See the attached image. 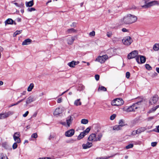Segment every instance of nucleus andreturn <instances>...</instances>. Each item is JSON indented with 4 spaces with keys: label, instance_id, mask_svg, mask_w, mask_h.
<instances>
[{
    "label": "nucleus",
    "instance_id": "f257e3e1",
    "mask_svg": "<svg viewBox=\"0 0 159 159\" xmlns=\"http://www.w3.org/2000/svg\"><path fill=\"white\" fill-rule=\"evenodd\" d=\"M138 18L135 16L128 14L125 16L120 20L121 25H129L135 22Z\"/></svg>",
    "mask_w": 159,
    "mask_h": 159
},
{
    "label": "nucleus",
    "instance_id": "f03ea898",
    "mask_svg": "<svg viewBox=\"0 0 159 159\" xmlns=\"http://www.w3.org/2000/svg\"><path fill=\"white\" fill-rule=\"evenodd\" d=\"M140 102H139L136 104H134L129 107H124L123 108V111L127 112H129L132 111H134L139 107L138 104Z\"/></svg>",
    "mask_w": 159,
    "mask_h": 159
},
{
    "label": "nucleus",
    "instance_id": "7ed1b4c3",
    "mask_svg": "<svg viewBox=\"0 0 159 159\" xmlns=\"http://www.w3.org/2000/svg\"><path fill=\"white\" fill-rule=\"evenodd\" d=\"M123 103V100L120 98L115 99L111 102V104L113 106H120L122 105Z\"/></svg>",
    "mask_w": 159,
    "mask_h": 159
},
{
    "label": "nucleus",
    "instance_id": "20e7f679",
    "mask_svg": "<svg viewBox=\"0 0 159 159\" xmlns=\"http://www.w3.org/2000/svg\"><path fill=\"white\" fill-rule=\"evenodd\" d=\"M108 58V57L107 55H105L102 56H98L96 58L95 61L99 62L101 64H102L104 63Z\"/></svg>",
    "mask_w": 159,
    "mask_h": 159
},
{
    "label": "nucleus",
    "instance_id": "39448f33",
    "mask_svg": "<svg viewBox=\"0 0 159 159\" xmlns=\"http://www.w3.org/2000/svg\"><path fill=\"white\" fill-rule=\"evenodd\" d=\"M124 44L127 46L129 45L132 42L131 38L129 36L125 37L122 40Z\"/></svg>",
    "mask_w": 159,
    "mask_h": 159
},
{
    "label": "nucleus",
    "instance_id": "423d86ee",
    "mask_svg": "<svg viewBox=\"0 0 159 159\" xmlns=\"http://www.w3.org/2000/svg\"><path fill=\"white\" fill-rule=\"evenodd\" d=\"M158 4L157 1H154L146 3L145 5L143 6V7H144L145 8H147L154 6L158 5Z\"/></svg>",
    "mask_w": 159,
    "mask_h": 159
},
{
    "label": "nucleus",
    "instance_id": "0eeeda50",
    "mask_svg": "<svg viewBox=\"0 0 159 159\" xmlns=\"http://www.w3.org/2000/svg\"><path fill=\"white\" fill-rule=\"evenodd\" d=\"M136 60L138 63L142 64L145 62L146 58L143 56L139 55L136 57Z\"/></svg>",
    "mask_w": 159,
    "mask_h": 159
},
{
    "label": "nucleus",
    "instance_id": "6e6552de",
    "mask_svg": "<svg viewBox=\"0 0 159 159\" xmlns=\"http://www.w3.org/2000/svg\"><path fill=\"white\" fill-rule=\"evenodd\" d=\"M13 114V112L9 111L7 112L0 114V119H2L8 117L9 116Z\"/></svg>",
    "mask_w": 159,
    "mask_h": 159
},
{
    "label": "nucleus",
    "instance_id": "1a4fd4ad",
    "mask_svg": "<svg viewBox=\"0 0 159 159\" xmlns=\"http://www.w3.org/2000/svg\"><path fill=\"white\" fill-rule=\"evenodd\" d=\"M138 52L137 50H134L131 52L128 55V58L129 59L134 58L138 55Z\"/></svg>",
    "mask_w": 159,
    "mask_h": 159
},
{
    "label": "nucleus",
    "instance_id": "9d476101",
    "mask_svg": "<svg viewBox=\"0 0 159 159\" xmlns=\"http://www.w3.org/2000/svg\"><path fill=\"white\" fill-rule=\"evenodd\" d=\"M76 38L75 36H69L66 38L67 44L69 45H72Z\"/></svg>",
    "mask_w": 159,
    "mask_h": 159
},
{
    "label": "nucleus",
    "instance_id": "9b49d317",
    "mask_svg": "<svg viewBox=\"0 0 159 159\" xmlns=\"http://www.w3.org/2000/svg\"><path fill=\"white\" fill-rule=\"evenodd\" d=\"M20 133L19 132H16L13 135V139L15 141L18 143H20L21 142L20 137Z\"/></svg>",
    "mask_w": 159,
    "mask_h": 159
},
{
    "label": "nucleus",
    "instance_id": "f8f14e48",
    "mask_svg": "<svg viewBox=\"0 0 159 159\" xmlns=\"http://www.w3.org/2000/svg\"><path fill=\"white\" fill-rule=\"evenodd\" d=\"M36 100L35 98L33 96H29L26 99V105L29 104Z\"/></svg>",
    "mask_w": 159,
    "mask_h": 159
},
{
    "label": "nucleus",
    "instance_id": "ddd939ff",
    "mask_svg": "<svg viewBox=\"0 0 159 159\" xmlns=\"http://www.w3.org/2000/svg\"><path fill=\"white\" fill-rule=\"evenodd\" d=\"M75 130L74 129H70L66 131L65 133V135L67 137L72 136L74 134Z\"/></svg>",
    "mask_w": 159,
    "mask_h": 159
},
{
    "label": "nucleus",
    "instance_id": "4468645a",
    "mask_svg": "<svg viewBox=\"0 0 159 159\" xmlns=\"http://www.w3.org/2000/svg\"><path fill=\"white\" fill-rule=\"evenodd\" d=\"M73 119L72 116H68L66 119V125L67 127H69L70 124L72 123Z\"/></svg>",
    "mask_w": 159,
    "mask_h": 159
},
{
    "label": "nucleus",
    "instance_id": "2eb2a0df",
    "mask_svg": "<svg viewBox=\"0 0 159 159\" xmlns=\"http://www.w3.org/2000/svg\"><path fill=\"white\" fill-rule=\"evenodd\" d=\"M62 112V109L60 107H58L54 111L53 114L54 116H57L61 114Z\"/></svg>",
    "mask_w": 159,
    "mask_h": 159
},
{
    "label": "nucleus",
    "instance_id": "dca6fc26",
    "mask_svg": "<svg viewBox=\"0 0 159 159\" xmlns=\"http://www.w3.org/2000/svg\"><path fill=\"white\" fill-rule=\"evenodd\" d=\"M158 99V96L155 95L153 96L152 98L149 100V103L151 104L156 103Z\"/></svg>",
    "mask_w": 159,
    "mask_h": 159
},
{
    "label": "nucleus",
    "instance_id": "f3484780",
    "mask_svg": "<svg viewBox=\"0 0 159 159\" xmlns=\"http://www.w3.org/2000/svg\"><path fill=\"white\" fill-rule=\"evenodd\" d=\"M89 141L96 142V134H90L88 138Z\"/></svg>",
    "mask_w": 159,
    "mask_h": 159
},
{
    "label": "nucleus",
    "instance_id": "a211bd4d",
    "mask_svg": "<svg viewBox=\"0 0 159 159\" xmlns=\"http://www.w3.org/2000/svg\"><path fill=\"white\" fill-rule=\"evenodd\" d=\"M93 145L92 143L87 142L86 143H84L82 146L83 149H87L91 147Z\"/></svg>",
    "mask_w": 159,
    "mask_h": 159
},
{
    "label": "nucleus",
    "instance_id": "6ab92c4d",
    "mask_svg": "<svg viewBox=\"0 0 159 159\" xmlns=\"http://www.w3.org/2000/svg\"><path fill=\"white\" fill-rule=\"evenodd\" d=\"M79 63V61H73L68 63L67 65L71 67H74L75 65L78 64Z\"/></svg>",
    "mask_w": 159,
    "mask_h": 159
},
{
    "label": "nucleus",
    "instance_id": "aec40b11",
    "mask_svg": "<svg viewBox=\"0 0 159 159\" xmlns=\"http://www.w3.org/2000/svg\"><path fill=\"white\" fill-rule=\"evenodd\" d=\"M32 42V40L30 39H27L24 40L22 43V45H26L30 44Z\"/></svg>",
    "mask_w": 159,
    "mask_h": 159
},
{
    "label": "nucleus",
    "instance_id": "412c9836",
    "mask_svg": "<svg viewBox=\"0 0 159 159\" xmlns=\"http://www.w3.org/2000/svg\"><path fill=\"white\" fill-rule=\"evenodd\" d=\"M102 136V133H98L97 135H96V141H100Z\"/></svg>",
    "mask_w": 159,
    "mask_h": 159
},
{
    "label": "nucleus",
    "instance_id": "4be33fe9",
    "mask_svg": "<svg viewBox=\"0 0 159 159\" xmlns=\"http://www.w3.org/2000/svg\"><path fill=\"white\" fill-rule=\"evenodd\" d=\"M25 3L27 7H31L34 5V1L32 0L28 2H26Z\"/></svg>",
    "mask_w": 159,
    "mask_h": 159
},
{
    "label": "nucleus",
    "instance_id": "5701e85b",
    "mask_svg": "<svg viewBox=\"0 0 159 159\" xmlns=\"http://www.w3.org/2000/svg\"><path fill=\"white\" fill-rule=\"evenodd\" d=\"M15 1H12L11 2V3H13L16 6L18 7H23L24 6V4L23 3L21 2L19 4L18 3L16 2H15Z\"/></svg>",
    "mask_w": 159,
    "mask_h": 159
},
{
    "label": "nucleus",
    "instance_id": "b1692460",
    "mask_svg": "<svg viewBox=\"0 0 159 159\" xmlns=\"http://www.w3.org/2000/svg\"><path fill=\"white\" fill-rule=\"evenodd\" d=\"M146 130V129L145 127H141L137 129L136 130L138 134H139L144 131Z\"/></svg>",
    "mask_w": 159,
    "mask_h": 159
},
{
    "label": "nucleus",
    "instance_id": "393cba45",
    "mask_svg": "<svg viewBox=\"0 0 159 159\" xmlns=\"http://www.w3.org/2000/svg\"><path fill=\"white\" fill-rule=\"evenodd\" d=\"M158 107H159V105H157L155 107H153L152 108L150 109L149 111H148V113H152L154 112L156 109L158 108Z\"/></svg>",
    "mask_w": 159,
    "mask_h": 159
},
{
    "label": "nucleus",
    "instance_id": "a878e982",
    "mask_svg": "<svg viewBox=\"0 0 159 159\" xmlns=\"http://www.w3.org/2000/svg\"><path fill=\"white\" fill-rule=\"evenodd\" d=\"M85 135V134L83 132L80 133V135L78 136L77 139L78 140H80L83 138Z\"/></svg>",
    "mask_w": 159,
    "mask_h": 159
},
{
    "label": "nucleus",
    "instance_id": "bb28decb",
    "mask_svg": "<svg viewBox=\"0 0 159 159\" xmlns=\"http://www.w3.org/2000/svg\"><path fill=\"white\" fill-rule=\"evenodd\" d=\"M74 104L76 106H80L81 105V102L80 101V99L75 100L74 102Z\"/></svg>",
    "mask_w": 159,
    "mask_h": 159
},
{
    "label": "nucleus",
    "instance_id": "cd10ccee",
    "mask_svg": "<svg viewBox=\"0 0 159 159\" xmlns=\"http://www.w3.org/2000/svg\"><path fill=\"white\" fill-rule=\"evenodd\" d=\"M153 49L155 51H157L159 49V44L156 43L155 44L153 47Z\"/></svg>",
    "mask_w": 159,
    "mask_h": 159
},
{
    "label": "nucleus",
    "instance_id": "c85d7f7f",
    "mask_svg": "<svg viewBox=\"0 0 159 159\" xmlns=\"http://www.w3.org/2000/svg\"><path fill=\"white\" fill-rule=\"evenodd\" d=\"M76 30H75L72 28L68 29L66 31V33L67 34H71L76 32Z\"/></svg>",
    "mask_w": 159,
    "mask_h": 159
},
{
    "label": "nucleus",
    "instance_id": "c756f323",
    "mask_svg": "<svg viewBox=\"0 0 159 159\" xmlns=\"http://www.w3.org/2000/svg\"><path fill=\"white\" fill-rule=\"evenodd\" d=\"M122 128L121 125H116L113 127V129L115 130H120Z\"/></svg>",
    "mask_w": 159,
    "mask_h": 159
},
{
    "label": "nucleus",
    "instance_id": "7c9ffc66",
    "mask_svg": "<svg viewBox=\"0 0 159 159\" xmlns=\"http://www.w3.org/2000/svg\"><path fill=\"white\" fill-rule=\"evenodd\" d=\"M34 87V84L33 83L30 84V85L28 88L27 91L28 92H30L31 91L32 89Z\"/></svg>",
    "mask_w": 159,
    "mask_h": 159
},
{
    "label": "nucleus",
    "instance_id": "2f4dec72",
    "mask_svg": "<svg viewBox=\"0 0 159 159\" xmlns=\"http://www.w3.org/2000/svg\"><path fill=\"white\" fill-rule=\"evenodd\" d=\"M13 21L11 19H8L5 22L6 24H11L13 23Z\"/></svg>",
    "mask_w": 159,
    "mask_h": 159
},
{
    "label": "nucleus",
    "instance_id": "473e14b6",
    "mask_svg": "<svg viewBox=\"0 0 159 159\" xmlns=\"http://www.w3.org/2000/svg\"><path fill=\"white\" fill-rule=\"evenodd\" d=\"M98 91H106L107 90V89H106V88H105L104 86H99L98 88Z\"/></svg>",
    "mask_w": 159,
    "mask_h": 159
},
{
    "label": "nucleus",
    "instance_id": "72a5a7b5",
    "mask_svg": "<svg viewBox=\"0 0 159 159\" xmlns=\"http://www.w3.org/2000/svg\"><path fill=\"white\" fill-rule=\"evenodd\" d=\"M84 88L85 87L84 85L82 84H80L77 90L80 91H82L84 90Z\"/></svg>",
    "mask_w": 159,
    "mask_h": 159
},
{
    "label": "nucleus",
    "instance_id": "f704fd0d",
    "mask_svg": "<svg viewBox=\"0 0 159 159\" xmlns=\"http://www.w3.org/2000/svg\"><path fill=\"white\" fill-rule=\"evenodd\" d=\"M116 154H115L114 155H112L111 156H103V157H100L101 159H108V158L112 157H114L115 155H116Z\"/></svg>",
    "mask_w": 159,
    "mask_h": 159
},
{
    "label": "nucleus",
    "instance_id": "c9c22d12",
    "mask_svg": "<svg viewBox=\"0 0 159 159\" xmlns=\"http://www.w3.org/2000/svg\"><path fill=\"white\" fill-rule=\"evenodd\" d=\"M88 120L86 119H83L81 120V123L83 124H86L88 123Z\"/></svg>",
    "mask_w": 159,
    "mask_h": 159
},
{
    "label": "nucleus",
    "instance_id": "e433bc0d",
    "mask_svg": "<svg viewBox=\"0 0 159 159\" xmlns=\"http://www.w3.org/2000/svg\"><path fill=\"white\" fill-rule=\"evenodd\" d=\"M22 32V30H17L13 34V36L16 37L17 35L20 34Z\"/></svg>",
    "mask_w": 159,
    "mask_h": 159
},
{
    "label": "nucleus",
    "instance_id": "4c0bfd02",
    "mask_svg": "<svg viewBox=\"0 0 159 159\" xmlns=\"http://www.w3.org/2000/svg\"><path fill=\"white\" fill-rule=\"evenodd\" d=\"M114 51L113 49H110L107 50V53L112 55L114 54Z\"/></svg>",
    "mask_w": 159,
    "mask_h": 159
},
{
    "label": "nucleus",
    "instance_id": "58836bf2",
    "mask_svg": "<svg viewBox=\"0 0 159 159\" xmlns=\"http://www.w3.org/2000/svg\"><path fill=\"white\" fill-rule=\"evenodd\" d=\"M134 146V144L132 143H130L125 147V148L127 149L132 148Z\"/></svg>",
    "mask_w": 159,
    "mask_h": 159
},
{
    "label": "nucleus",
    "instance_id": "ea45409f",
    "mask_svg": "<svg viewBox=\"0 0 159 159\" xmlns=\"http://www.w3.org/2000/svg\"><path fill=\"white\" fill-rule=\"evenodd\" d=\"M90 128L89 127L87 128L86 130L84 131L83 132L85 134V135L87 134L88 133H89L90 131Z\"/></svg>",
    "mask_w": 159,
    "mask_h": 159
},
{
    "label": "nucleus",
    "instance_id": "a19ab883",
    "mask_svg": "<svg viewBox=\"0 0 159 159\" xmlns=\"http://www.w3.org/2000/svg\"><path fill=\"white\" fill-rule=\"evenodd\" d=\"M119 125H121V127L125 125L124 123L123 120H120L119 121Z\"/></svg>",
    "mask_w": 159,
    "mask_h": 159
},
{
    "label": "nucleus",
    "instance_id": "79ce46f5",
    "mask_svg": "<svg viewBox=\"0 0 159 159\" xmlns=\"http://www.w3.org/2000/svg\"><path fill=\"white\" fill-rule=\"evenodd\" d=\"M17 143L16 142L13 143L12 145L13 149H15L17 148L18 146Z\"/></svg>",
    "mask_w": 159,
    "mask_h": 159
},
{
    "label": "nucleus",
    "instance_id": "37998d69",
    "mask_svg": "<svg viewBox=\"0 0 159 159\" xmlns=\"http://www.w3.org/2000/svg\"><path fill=\"white\" fill-rule=\"evenodd\" d=\"M116 116V114H113L110 116V119L111 120H113L115 119Z\"/></svg>",
    "mask_w": 159,
    "mask_h": 159
},
{
    "label": "nucleus",
    "instance_id": "c03bdc74",
    "mask_svg": "<svg viewBox=\"0 0 159 159\" xmlns=\"http://www.w3.org/2000/svg\"><path fill=\"white\" fill-rule=\"evenodd\" d=\"M37 137L38 135L36 133H34V134H33L31 136V137L32 138H34V139L37 138Z\"/></svg>",
    "mask_w": 159,
    "mask_h": 159
},
{
    "label": "nucleus",
    "instance_id": "a18cd8bd",
    "mask_svg": "<svg viewBox=\"0 0 159 159\" xmlns=\"http://www.w3.org/2000/svg\"><path fill=\"white\" fill-rule=\"evenodd\" d=\"M137 134H138L136 130L133 131L131 133V135H135Z\"/></svg>",
    "mask_w": 159,
    "mask_h": 159
},
{
    "label": "nucleus",
    "instance_id": "49530a36",
    "mask_svg": "<svg viewBox=\"0 0 159 159\" xmlns=\"http://www.w3.org/2000/svg\"><path fill=\"white\" fill-rule=\"evenodd\" d=\"M145 67L148 70H150L152 69L150 66L148 64H146L145 65Z\"/></svg>",
    "mask_w": 159,
    "mask_h": 159
},
{
    "label": "nucleus",
    "instance_id": "de8ad7c7",
    "mask_svg": "<svg viewBox=\"0 0 159 159\" xmlns=\"http://www.w3.org/2000/svg\"><path fill=\"white\" fill-rule=\"evenodd\" d=\"M112 35V33L111 32H108L107 33V35L108 37H110Z\"/></svg>",
    "mask_w": 159,
    "mask_h": 159
},
{
    "label": "nucleus",
    "instance_id": "09e8293b",
    "mask_svg": "<svg viewBox=\"0 0 159 159\" xmlns=\"http://www.w3.org/2000/svg\"><path fill=\"white\" fill-rule=\"evenodd\" d=\"M55 137L54 134H50L48 137V139L49 140L53 139Z\"/></svg>",
    "mask_w": 159,
    "mask_h": 159
},
{
    "label": "nucleus",
    "instance_id": "8fccbe9b",
    "mask_svg": "<svg viewBox=\"0 0 159 159\" xmlns=\"http://www.w3.org/2000/svg\"><path fill=\"white\" fill-rule=\"evenodd\" d=\"M62 99L61 98H59L57 101V102L58 103H60L62 102Z\"/></svg>",
    "mask_w": 159,
    "mask_h": 159
},
{
    "label": "nucleus",
    "instance_id": "3c124183",
    "mask_svg": "<svg viewBox=\"0 0 159 159\" xmlns=\"http://www.w3.org/2000/svg\"><path fill=\"white\" fill-rule=\"evenodd\" d=\"M89 34L90 36H94L95 35V32L94 31H92L89 33Z\"/></svg>",
    "mask_w": 159,
    "mask_h": 159
},
{
    "label": "nucleus",
    "instance_id": "603ef678",
    "mask_svg": "<svg viewBox=\"0 0 159 159\" xmlns=\"http://www.w3.org/2000/svg\"><path fill=\"white\" fill-rule=\"evenodd\" d=\"M157 144V142H152L151 143V146L152 147H154L156 146Z\"/></svg>",
    "mask_w": 159,
    "mask_h": 159
},
{
    "label": "nucleus",
    "instance_id": "864d4df0",
    "mask_svg": "<svg viewBox=\"0 0 159 159\" xmlns=\"http://www.w3.org/2000/svg\"><path fill=\"white\" fill-rule=\"evenodd\" d=\"M95 79L97 81L99 80V75H96L95 76Z\"/></svg>",
    "mask_w": 159,
    "mask_h": 159
},
{
    "label": "nucleus",
    "instance_id": "5fc2aeb1",
    "mask_svg": "<svg viewBox=\"0 0 159 159\" xmlns=\"http://www.w3.org/2000/svg\"><path fill=\"white\" fill-rule=\"evenodd\" d=\"M126 77L128 79L129 78V77H130V73L128 72H127L126 73Z\"/></svg>",
    "mask_w": 159,
    "mask_h": 159
},
{
    "label": "nucleus",
    "instance_id": "6e6d98bb",
    "mask_svg": "<svg viewBox=\"0 0 159 159\" xmlns=\"http://www.w3.org/2000/svg\"><path fill=\"white\" fill-rule=\"evenodd\" d=\"M29 114V111H26L25 114H23V116L24 117H26L28 114Z\"/></svg>",
    "mask_w": 159,
    "mask_h": 159
},
{
    "label": "nucleus",
    "instance_id": "4d7b16f0",
    "mask_svg": "<svg viewBox=\"0 0 159 159\" xmlns=\"http://www.w3.org/2000/svg\"><path fill=\"white\" fill-rule=\"evenodd\" d=\"M122 31H123V32H128V30L127 29H126L125 28H123L122 29Z\"/></svg>",
    "mask_w": 159,
    "mask_h": 159
},
{
    "label": "nucleus",
    "instance_id": "13d9d810",
    "mask_svg": "<svg viewBox=\"0 0 159 159\" xmlns=\"http://www.w3.org/2000/svg\"><path fill=\"white\" fill-rule=\"evenodd\" d=\"M37 159H51L50 157H40Z\"/></svg>",
    "mask_w": 159,
    "mask_h": 159
},
{
    "label": "nucleus",
    "instance_id": "bf43d9fd",
    "mask_svg": "<svg viewBox=\"0 0 159 159\" xmlns=\"http://www.w3.org/2000/svg\"><path fill=\"white\" fill-rule=\"evenodd\" d=\"M4 157V155L2 153H0V159H3Z\"/></svg>",
    "mask_w": 159,
    "mask_h": 159
},
{
    "label": "nucleus",
    "instance_id": "052dcab7",
    "mask_svg": "<svg viewBox=\"0 0 159 159\" xmlns=\"http://www.w3.org/2000/svg\"><path fill=\"white\" fill-rule=\"evenodd\" d=\"M24 100V99H21V100H19V101H18V102H16V103H17V105H18L19 103H20V102H21L22 101H23Z\"/></svg>",
    "mask_w": 159,
    "mask_h": 159
},
{
    "label": "nucleus",
    "instance_id": "680f3d73",
    "mask_svg": "<svg viewBox=\"0 0 159 159\" xmlns=\"http://www.w3.org/2000/svg\"><path fill=\"white\" fill-rule=\"evenodd\" d=\"M44 95V93L43 92H41L39 93V97H41Z\"/></svg>",
    "mask_w": 159,
    "mask_h": 159
},
{
    "label": "nucleus",
    "instance_id": "e2e57ef3",
    "mask_svg": "<svg viewBox=\"0 0 159 159\" xmlns=\"http://www.w3.org/2000/svg\"><path fill=\"white\" fill-rule=\"evenodd\" d=\"M154 118V117L153 116H151L149 117L148 118V120H150Z\"/></svg>",
    "mask_w": 159,
    "mask_h": 159
},
{
    "label": "nucleus",
    "instance_id": "0e129e2a",
    "mask_svg": "<svg viewBox=\"0 0 159 159\" xmlns=\"http://www.w3.org/2000/svg\"><path fill=\"white\" fill-rule=\"evenodd\" d=\"M68 90H66L63 92L61 94H60L59 96H58V97H59L61 96H62V95H63V94H64L65 93H66Z\"/></svg>",
    "mask_w": 159,
    "mask_h": 159
},
{
    "label": "nucleus",
    "instance_id": "69168bd1",
    "mask_svg": "<svg viewBox=\"0 0 159 159\" xmlns=\"http://www.w3.org/2000/svg\"><path fill=\"white\" fill-rule=\"evenodd\" d=\"M130 9H137L136 7L135 6H133L132 7L130 8Z\"/></svg>",
    "mask_w": 159,
    "mask_h": 159
},
{
    "label": "nucleus",
    "instance_id": "338daca9",
    "mask_svg": "<svg viewBox=\"0 0 159 159\" xmlns=\"http://www.w3.org/2000/svg\"><path fill=\"white\" fill-rule=\"evenodd\" d=\"M26 91H23L22 93H21V94L22 95H25L26 94Z\"/></svg>",
    "mask_w": 159,
    "mask_h": 159
},
{
    "label": "nucleus",
    "instance_id": "774afa93",
    "mask_svg": "<svg viewBox=\"0 0 159 159\" xmlns=\"http://www.w3.org/2000/svg\"><path fill=\"white\" fill-rule=\"evenodd\" d=\"M157 130L156 131L157 132L159 133V125L157 127Z\"/></svg>",
    "mask_w": 159,
    "mask_h": 159
}]
</instances>
